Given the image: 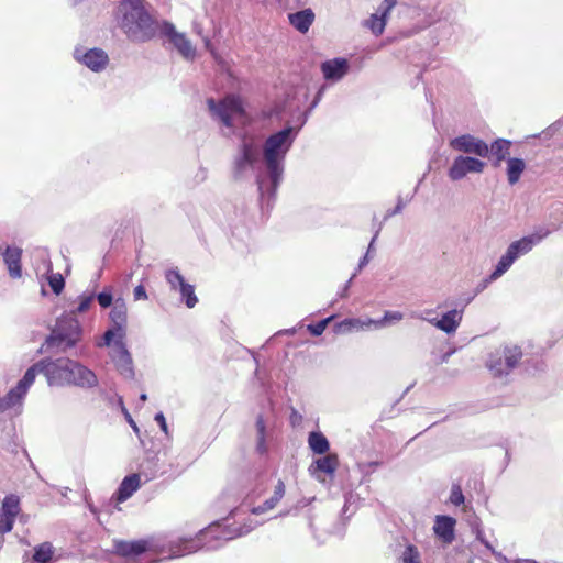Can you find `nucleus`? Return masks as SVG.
<instances>
[{
  "label": "nucleus",
  "mask_w": 563,
  "mask_h": 563,
  "mask_svg": "<svg viewBox=\"0 0 563 563\" xmlns=\"http://www.w3.org/2000/svg\"><path fill=\"white\" fill-rule=\"evenodd\" d=\"M297 135L296 129L288 126L266 139L263 145L264 172L257 178L262 198L268 200L275 196L285 170V158Z\"/></svg>",
  "instance_id": "nucleus-1"
},
{
  "label": "nucleus",
  "mask_w": 563,
  "mask_h": 563,
  "mask_svg": "<svg viewBox=\"0 0 563 563\" xmlns=\"http://www.w3.org/2000/svg\"><path fill=\"white\" fill-rule=\"evenodd\" d=\"M257 521L247 519L242 526H221L219 522H213L209 527L200 530L195 537H184L176 541L170 542L168 552L169 558H180L190 553H195L200 549L213 550L219 544H213L212 540H232L251 532L256 526Z\"/></svg>",
  "instance_id": "nucleus-2"
},
{
  "label": "nucleus",
  "mask_w": 563,
  "mask_h": 563,
  "mask_svg": "<svg viewBox=\"0 0 563 563\" xmlns=\"http://www.w3.org/2000/svg\"><path fill=\"white\" fill-rule=\"evenodd\" d=\"M115 21L128 38L134 42H146L156 31L155 21L144 0H121L115 11Z\"/></svg>",
  "instance_id": "nucleus-3"
},
{
  "label": "nucleus",
  "mask_w": 563,
  "mask_h": 563,
  "mask_svg": "<svg viewBox=\"0 0 563 563\" xmlns=\"http://www.w3.org/2000/svg\"><path fill=\"white\" fill-rule=\"evenodd\" d=\"M95 299L93 294H82L78 297L75 310L64 313L57 319L51 335L46 339L48 347L66 351L77 344L81 339V327L76 313L86 312Z\"/></svg>",
  "instance_id": "nucleus-4"
},
{
  "label": "nucleus",
  "mask_w": 563,
  "mask_h": 563,
  "mask_svg": "<svg viewBox=\"0 0 563 563\" xmlns=\"http://www.w3.org/2000/svg\"><path fill=\"white\" fill-rule=\"evenodd\" d=\"M70 363L71 360L67 357L43 358L29 367L22 378L29 389L38 374L45 376L51 387L69 386Z\"/></svg>",
  "instance_id": "nucleus-5"
},
{
  "label": "nucleus",
  "mask_w": 563,
  "mask_h": 563,
  "mask_svg": "<svg viewBox=\"0 0 563 563\" xmlns=\"http://www.w3.org/2000/svg\"><path fill=\"white\" fill-rule=\"evenodd\" d=\"M207 104L211 115L227 128L245 125L249 122L242 100L234 95L227 96L218 103L213 99H208Z\"/></svg>",
  "instance_id": "nucleus-6"
},
{
  "label": "nucleus",
  "mask_w": 563,
  "mask_h": 563,
  "mask_svg": "<svg viewBox=\"0 0 563 563\" xmlns=\"http://www.w3.org/2000/svg\"><path fill=\"white\" fill-rule=\"evenodd\" d=\"M522 356L521 350L516 346H504L493 352L487 360V367L495 376L507 375L515 368Z\"/></svg>",
  "instance_id": "nucleus-7"
},
{
  "label": "nucleus",
  "mask_w": 563,
  "mask_h": 563,
  "mask_svg": "<svg viewBox=\"0 0 563 563\" xmlns=\"http://www.w3.org/2000/svg\"><path fill=\"white\" fill-rule=\"evenodd\" d=\"M109 317L113 323V327L108 329L102 338L96 341V345L98 347H103V345H111V342L114 339H124L125 336L128 317V309L125 303L117 301L112 307Z\"/></svg>",
  "instance_id": "nucleus-8"
},
{
  "label": "nucleus",
  "mask_w": 563,
  "mask_h": 563,
  "mask_svg": "<svg viewBox=\"0 0 563 563\" xmlns=\"http://www.w3.org/2000/svg\"><path fill=\"white\" fill-rule=\"evenodd\" d=\"M162 35L185 60H195L197 48L186 33L177 31L174 24L165 22L162 26Z\"/></svg>",
  "instance_id": "nucleus-9"
},
{
  "label": "nucleus",
  "mask_w": 563,
  "mask_h": 563,
  "mask_svg": "<svg viewBox=\"0 0 563 563\" xmlns=\"http://www.w3.org/2000/svg\"><path fill=\"white\" fill-rule=\"evenodd\" d=\"M486 168V163L477 157L470 155H459L454 157L448 176L452 181L464 179L468 174H482Z\"/></svg>",
  "instance_id": "nucleus-10"
},
{
  "label": "nucleus",
  "mask_w": 563,
  "mask_h": 563,
  "mask_svg": "<svg viewBox=\"0 0 563 563\" xmlns=\"http://www.w3.org/2000/svg\"><path fill=\"white\" fill-rule=\"evenodd\" d=\"M103 347L109 349V356L120 375L126 379H132L134 377L133 362L124 344V339H114L111 345H103Z\"/></svg>",
  "instance_id": "nucleus-11"
},
{
  "label": "nucleus",
  "mask_w": 563,
  "mask_h": 563,
  "mask_svg": "<svg viewBox=\"0 0 563 563\" xmlns=\"http://www.w3.org/2000/svg\"><path fill=\"white\" fill-rule=\"evenodd\" d=\"M450 147L456 152L467 154L470 156L475 155L477 157L485 158L489 154L488 144L472 134H463L452 139L450 141Z\"/></svg>",
  "instance_id": "nucleus-12"
},
{
  "label": "nucleus",
  "mask_w": 563,
  "mask_h": 563,
  "mask_svg": "<svg viewBox=\"0 0 563 563\" xmlns=\"http://www.w3.org/2000/svg\"><path fill=\"white\" fill-rule=\"evenodd\" d=\"M74 58L95 73L104 70L109 64V56L101 48L76 47Z\"/></svg>",
  "instance_id": "nucleus-13"
},
{
  "label": "nucleus",
  "mask_w": 563,
  "mask_h": 563,
  "mask_svg": "<svg viewBox=\"0 0 563 563\" xmlns=\"http://www.w3.org/2000/svg\"><path fill=\"white\" fill-rule=\"evenodd\" d=\"M549 234V230H540L536 234L523 236L520 240L511 242L505 252L506 257L515 263L519 257L528 254L536 244L541 242Z\"/></svg>",
  "instance_id": "nucleus-14"
},
{
  "label": "nucleus",
  "mask_w": 563,
  "mask_h": 563,
  "mask_svg": "<svg viewBox=\"0 0 563 563\" xmlns=\"http://www.w3.org/2000/svg\"><path fill=\"white\" fill-rule=\"evenodd\" d=\"M431 313V311H426L424 313L419 314L418 318L428 321L430 324L446 334H453L456 332L463 317V311L457 309L443 313L441 318H431L429 317Z\"/></svg>",
  "instance_id": "nucleus-15"
},
{
  "label": "nucleus",
  "mask_w": 563,
  "mask_h": 563,
  "mask_svg": "<svg viewBox=\"0 0 563 563\" xmlns=\"http://www.w3.org/2000/svg\"><path fill=\"white\" fill-rule=\"evenodd\" d=\"M99 384L96 373L84 364L71 360L69 373V386H76L84 389H91Z\"/></svg>",
  "instance_id": "nucleus-16"
},
{
  "label": "nucleus",
  "mask_w": 563,
  "mask_h": 563,
  "mask_svg": "<svg viewBox=\"0 0 563 563\" xmlns=\"http://www.w3.org/2000/svg\"><path fill=\"white\" fill-rule=\"evenodd\" d=\"M20 498L16 495L5 496L0 508V534L4 536L13 529L20 514Z\"/></svg>",
  "instance_id": "nucleus-17"
},
{
  "label": "nucleus",
  "mask_w": 563,
  "mask_h": 563,
  "mask_svg": "<svg viewBox=\"0 0 563 563\" xmlns=\"http://www.w3.org/2000/svg\"><path fill=\"white\" fill-rule=\"evenodd\" d=\"M27 393L29 388L23 378H21L4 396H0V413H4L8 410H15L20 413Z\"/></svg>",
  "instance_id": "nucleus-18"
},
{
  "label": "nucleus",
  "mask_w": 563,
  "mask_h": 563,
  "mask_svg": "<svg viewBox=\"0 0 563 563\" xmlns=\"http://www.w3.org/2000/svg\"><path fill=\"white\" fill-rule=\"evenodd\" d=\"M350 68V62L344 57L328 59L320 65L323 78L331 84L342 80L349 74Z\"/></svg>",
  "instance_id": "nucleus-19"
},
{
  "label": "nucleus",
  "mask_w": 563,
  "mask_h": 563,
  "mask_svg": "<svg viewBox=\"0 0 563 563\" xmlns=\"http://www.w3.org/2000/svg\"><path fill=\"white\" fill-rule=\"evenodd\" d=\"M339 466V459L336 454H328L323 457L317 459L310 466H309V474L316 478L320 483H325L327 479L323 476L329 475L330 477H333L336 468Z\"/></svg>",
  "instance_id": "nucleus-20"
},
{
  "label": "nucleus",
  "mask_w": 563,
  "mask_h": 563,
  "mask_svg": "<svg viewBox=\"0 0 563 563\" xmlns=\"http://www.w3.org/2000/svg\"><path fill=\"white\" fill-rule=\"evenodd\" d=\"M260 152L257 147L247 141L243 142L240 153L234 159V170L236 176H242L246 170L252 168L258 161Z\"/></svg>",
  "instance_id": "nucleus-21"
},
{
  "label": "nucleus",
  "mask_w": 563,
  "mask_h": 563,
  "mask_svg": "<svg viewBox=\"0 0 563 563\" xmlns=\"http://www.w3.org/2000/svg\"><path fill=\"white\" fill-rule=\"evenodd\" d=\"M456 520L453 517L438 515L434 518L433 532L445 544L453 542L455 538Z\"/></svg>",
  "instance_id": "nucleus-22"
},
{
  "label": "nucleus",
  "mask_w": 563,
  "mask_h": 563,
  "mask_svg": "<svg viewBox=\"0 0 563 563\" xmlns=\"http://www.w3.org/2000/svg\"><path fill=\"white\" fill-rule=\"evenodd\" d=\"M372 329H374V319L372 318H346L334 325V332L338 334H350Z\"/></svg>",
  "instance_id": "nucleus-23"
},
{
  "label": "nucleus",
  "mask_w": 563,
  "mask_h": 563,
  "mask_svg": "<svg viewBox=\"0 0 563 563\" xmlns=\"http://www.w3.org/2000/svg\"><path fill=\"white\" fill-rule=\"evenodd\" d=\"M11 278L22 277L21 257L22 250L18 246H7L1 253Z\"/></svg>",
  "instance_id": "nucleus-24"
},
{
  "label": "nucleus",
  "mask_w": 563,
  "mask_h": 563,
  "mask_svg": "<svg viewBox=\"0 0 563 563\" xmlns=\"http://www.w3.org/2000/svg\"><path fill=\"white\" fill-rule=\"evenodd\" d=\"M314 19V12L311 9H303L288 14L290 25L302 34H306L309 31Z\"/></svg>",
  "instance_id": "nucleus-25"
},
{
  "label": "nucleus",
  "mask_w": 563,
  "mask_h": 563,
  "mask_svg": "<svg viewBox=\"0 0 563 563\" xmlns=\"http://www.w3.org/2000/svg\"><path fill=\"white\" fill-rule=\"evenodd\" d=\"M141 486L139 474H132L124 477L117 492V500L123 503L129 499Z\"/></svg>",
  "instance_id": "nucleus-26"
},
{
  "label": "nucleus",
  "mask_w": 563,
  "mask_h": 563,
  "mask_svg": "<svg viewBox=\"0 0 563 563\" xmlns=\"http://www.w3.org/2000/svg\"><path fill=\"white\" fill-rule=\"evenodd\" d=\"M285 490H286V487H285L284 482L282 479H279L277 482V484L275 485L273 495L268 499H266L262 505L254 507L252 509V514L261 515V514H264L266 511L274 509L278 505V503L282 500V498L285 496Z\"/></svg>",
  "instance_id": "nucleus-27"
},
{
  "label": "nucleus",
  "mask_w": 563,
  "mask_h": 563,
  "mask_svg": "<svg viewBox=\"0 0 563 563\" xmlns=\"http://www.w3.org/2000/svg\"><path fill=\"white\" fill-rule=\"evenodd\" d=\"M388 18L379 11L372 13L366 20L362 22V26L368 29L375 36L384 33L387 25Z\"/></svg>",
  "instance_id": "nucleus-28"
},
{
  "label": "nucleus",
  "mask_w": 563,
  "mask_h": 563,
  "mask_svg": "<svg viewBox=\"0 0 563 563\" xmlns=\"http://www.w3.org/2000/svg\"><path fill=\"white\" fill-rule=\"evenodd\" d=\"M526 169V163L521 158H508L507 159V167H506V174L507 179L510 185H515L519 181L521 174Z\"/></svg>",
  "instance_id": "nucleus-29"
},
{
  "label": "nucleus",
  "mask_w": 563,
  "mask_h": 563,
  "mask_svg": "<svg viewBox=\"0 0 563 563\" xmlns=\"http://www.w3.org/2000/svg\"><path fill=\"white\" fill-rule=\"evenodd\" d=\"M308 444L309 448L316 453V454H324L329 451L330 444L328 439L324 437L323 433L319 431H312L308 435Z\"/></svg>",
  "instance_id": "nucleus-30"
},
{
  "label": "nucleus",
  "mask_w": 563,
  "mask_h": 563,
  "mask_svg": "<svg viewBox=\"0 0 563 563\" xmlns=\"http://www.w3.org/2000/svg\"><path fill=\"white\" fill-rule=\"evenodd\" d=\"M512 264L514 263L511 261H509V258L506 257L505 254L501 255L495 269L492 272V274L485 280H483L479 290H483L484 288H486L489 283L495 282L498 278H500L511 267Z\"/></svg>",
  "instance_id": "nucleus-31"
},
{
  "label": "nucleus",
  "mask_w": 563,
  "mask_h": 563,
  "mask_svg": "<svg viewBox=\"0 0 563 563\" xmlns=\"http://www.w3.org/2000/svg\"><path fill=\"white\" fill-rule=\"evenodd\" d=\"M54 548L49 542H43L34 548L31 563H52Z\"/></svg>",
  "instance_id": "nucleus-32"
},
{
  "label": "nucleus",
  "mask_w": 563,
  "mask_h": 563,
  "mask_svg": "<svg viewBox=\"0 0 563 563\" xmlns=\"http://www.w3.org/2000/svg\"><path fill=\"white\" fill-rule=\"evenodd\" d=\"M510 142L499 139L495 141L489 151H492L493 155L496 157L495 165L498 166L501 161L506 159L507 155H509Z\"/></svg>",
  "instance_id": "nucleus-33"
},
{
  "label": "nucleus",
  "mask_w": 563,
  "mask_h": 563,
  "mask_svg": "<svg viewBox=\"0 0 563 563\" xmlns=\"http://www.w3.org/2000/svg\"><path fill=\"white\" fill-rule=\"evenodd\" d=\"M404 319V313L400 311H386L382 319H374V330H379L388 325L395 324Z\"/></svg>",
  "instance_id": "nucleus-34"
},
{
  "label": "nucleus",
  "mask_w": 563,
  "mask_h": 563,
  "mask_svg": "<svg viewBox=\"0 0 563 563\" xmlns=\"http://www.w3.org/2000/svg\"><path fill=\"white\" fill-rule=\"evenodd\" d=\"M399 563H421L419 550L412 545H407L399 556Z\"/></svg>",
  "instance_id": "nucleus-35"
},
{
  "label": "nucleus",
  "mask_w": 563,
  "mask_h": 563,
  "mask_svg": "<svg viewBox=\"0 0 563 563\" xmlns=\"http://www.w3.org/2000/svg\"><path fill=\"white\" fill-rule=\"evenodd\" d=\"M165 278L170 288L178 291L187 284L177 269H168L165 273Z\"/></svg>",
  "instance_id": "nucleus-36"
},
{
  "label": "nucleus",
  "mask_w": 563,
  "mask_h": 563,
  "mask_svg": "<svg viewBox=\"0 0 563 563\" xmlns=\"http://www.w3.org/2000/svg\"><path fill=\"white\" fill-rule=\"evenodd\" d=\"M181 299L185 301V305L188 308H194L196 303L198 302V298L195 294V288L190 284H186L183 286V288L179 290Z\"/></svg>",
  "instance_id": "nucleus-37"
},
{
  "label": "nucleus",
  "mask_w": 563,
  "mask_h": 563,
  "mask_svg": "<svg viewBox=\"0 0 563 563\" xmlns=\"http://www.w3.org/2000/svg\"><path fill=\"white\" fill-rule=\"evenodd\" d=\"M265 421L262 416L256 419V432H257V450L261 453L266 451L265 446Z\"/></svg>",
  "instance_id": "nucleus-38"
},
{
  "label": "nucleus",
  "mask_w": 563,
  "mask_h": 563,
  "mask_svg": "<svg viewBox=\"0 0 563 563\" xmlns=\"http://www.w3.org/2000/svg\"><path fill=\"white\" fill-rule=\"evenodd\" d=\"M47 282L49 287L56 295H59L64 289L65 280L59 273H51L47 276Z\"/></svg>",
  "instance_id": "nucleus-39"
},
{
  "label": "nucleus",
  "mask_w": 563,
  "mask_h": 563,
  "mask_svg": "<svg viewBox=\"0 0 563 563\" xmlns=\"http://www.w3.org/2000/svg\"><path fill=\"white\" fill-rule=\"evenodd\" d=\"M333 318H334V317H333V316H331V317H329V318H327V319H323V320L319 321V322H318V323H316V324H309V325H308V330H309V332H310L312 335H316V336L321 335V334L324 332V330L327 329L328 323H329Z\"/></svg>",
  "instance_id": "nucleus-40"
},
{
  "label": "nucleus",
  "mask_w": 563,
  "mask_h": 563,
  "mask_svg": "<svg viewBox=\"0 0 563 563\" xmlns=\"http://www.w3.org/2000/svg\"><path fill=\"white\" fill-rule=\"evenodd\" d=\"M450 501L454 506H460L464 503V495L459 485H453L450 493Z\"/></svg>",
  "instance_id": "nucleus-41"
},
{
  "label": "nucleus",
  "mask_w": 563,
  "mask_h": 563,
  "mask_svg": "<svg viewBox=\"0 0 563 563\" xmlns=\"http://www.w3.org/2000/svg\"><path fill=\"white\" fill-rule=\"evenodd\" d=\"M396 4H397V0H383L380 5L378 7L377 11H379L380 13H383L384 15H386L388 18L391 10L396 7Z\"/></svg>",
  "instance_id": "nucleus-42"
},
{
  "label": "nucleus",
  "mask_w": 563,
  "mask_h": 563,
  "mask_svg": "<svg viewBox=\"0 0 563 563\" xmlns=\"http://www.w3.org/2000/svg\"><path fill=\"white\" fill-rule=\"evenodd\" d=\"M97 299L102 308H108L112 303V294L110 291H102L97 296Z\"/></svg>",
  "instance_id": "nucleus-43"
},
{
  "label": "nucleus",
  "mask_w": 563,
  "mask_h": 563,
  "mask_svg": "<svg viewBox=\"0 0 563 563\" xmlns=\"http://www.w3.org/2000/svg\"><path fill=\"white\" fill-rule=\"evenodd\" d=\"M155 421L159 424L161 430L166 435H168L169 434L168 426H167V422H166V419H165V416L163 415V412H158L155 415Z\"/></svg>",
  "instance_id": "nucleus-44"
},
{
  "label": "nucleus",
  "mask_w": 563,
  "mask_h": 563,
  "mask_svg": "<svg viewBox=\"0 0 563 563\" xmlns=\"http://www.w3.org/2000/svg\"><path fill=\"white\" fill-rule=\"evenodd\" d=\"M133 297H134V300H136V301L137 300H146L148 298L146 290L142 285H139L134 288Z\"/></svg>",
  "instance_id": "nucleus-45"
},
{
  "label": "nucleus",
  "mask_w": 563,
  "mask_h": 563,
  "mask_svg": "<svg viewBox=\"0 0 563 563\" xmlns=\"http://www.w3.org/2000/svg\"><path fill=\"white\" fill-rule=\"evenodd\" d=\"M123 413L125 416V419L126 421L129 422V424L132 427L133 431L135 433H139V427L136 426L135 421L132 419L131 415L129 413L128 410L123 409Z\"/></svg>",
  "instance_id": "nucleus-46"
},
{
  "label": "nucleus",
  "mask_w": 563,
  "mask_h": 563,
  "mask_svg": "<svg viewBox=\"0 0 563 563\" xmlns=\"http://www.w3.org/2000/svg\"><path fill=\"white\" fill-rule=\"evenodd\" d=\"M203 44H205V48L214 57L217 58V54H216V51H214V47L210 41V38L208 37H203Z\"/></svg>",
  "instance_id": "nucleus-47"
},
{
  "label": "nucleus",
  "mask_w": 563,
  "mask_h": 563,
  "mask_svg": "<svg viewBox=\"0 0 563 563\" xmlns=\"http://www.w3.org/2000/svg\"><path fill=\"white\" fill-rule=\"evenodd\" d=\"M368 261H369L368 253H366V254L363 256V258H361V261H360V263H358V266H357V269H356V272L353 274L352 278H354V277L357 275V273H358L360 271H362L364 266H366V265H367Z\"/></svg>",
  "instance_id": "nucleus-48"
},
{
  "label": "nucleus",
  "mask_w": 563,
  "mask_h": 563,
  "mask_svg": "<svg viewBox=\"0 0 563 563\" xmlns=\"http://www.w3.org/2000/svg\"><path fill=\"white\" fill-rule=\"evenodd\" d=\"M478 539L481 540V542L485 545L486 549H488L489 551H492V553L495 554V550L494 548L492 547V544L485 540L484 538H482L481 536H478Z\"/></svg>",
  "instance_id": "nucleus-49"
},
{
  "label": "nucleus",
  "mask_w": 563,
  "mask_h": 563,
  "mask_svg": "<svg viewBox=\"0 0 563 563\" xmlns=\"http://www.w3.org/2000/svg\"><path fill=\"white\" fill-rule=\"evenodd\" d=\"M352 279H353V278L351 277V278H350V280L347 282V284H346V286H345L344 290H342V294H341V296H342V297H345V296H346V294H347V288L350 287V285H351V283H352Z\"/></svg>",
  "instance_id": "nucleus-50"
},
{
  "label": "nucleus",
  "mask_w": 563,
  "mask_h": 563,
  "mask_svg": "<svg viewBox=\"0 0 563 563\" xmlns=\"http://www.w3.org/2000/svg\"><path fill=\"white\" fill-rule=\"evenodd\" d=\"M452 353H453V351H452V352H448V353H445V354L443 355V357H442V362H448V360H449V357L451 356V354H452Z\"/></svg>",
  "instance_id": "nucleus-51"
},
{
  "label": "nucleus",
  "mask_w": 563,
  "mask_h": 563,
  "mask_svg": "<svg viewBox=\"0 0 563 563\" xmlns=\"http://www.w3.org/2000/svg\"><path fill=\"white\" fill-rule=\"evenodd\" d=\"M516 563H538L534 560H518Z\"/></svg>",
  "instance_id": "nucleus-52"
},
{
  "label": "nucleus",
  "mask_w": 563,
  "mask_h": 563,
  "mask_svg": "<svg viewBox=\"0 0 563 563\" xmlns=\"http://www.w3.org/2000/svg\"><path fill=\"white\" fill-rule=\"evenodd\" d=\"M376 236H377V234L373 238L372 242L369 243L367 253H369L373 250V245H374Z\"/></svg>",
  "instance_id": "nucleus-53"
},
{
  "label": "nucleus",
  "mask_w": 563,
  "mask_h": 563,
  "mask_svg": "<svg viewBox=\"0 0 563 563\" xmlns=\"http://www.w3.org/2000/svg\"><path fill=\"white\" fill-rule=\"evenodd\" d=\"M140 399H141V401H143V402H144V401H146V399H147L146 394H142V395L140 396Z\"/></svg>",
  "instance_id": "nucleus-54"
},
{
  "label": "nucleus",
  "mask_w": 563,
  "mask_h": 563,
  "mask_svg": "<svg viewBox=\"0 0 563 563\" xmlns=\"http://www.w3.org/2000/svg\"><path fill=\"white\" fill-rule=\"evenodd\" d=\"M89 509L92 514H97V510L92 505H89Z\"/></svg>",
  "instance_id": "nucleus-55"
},
{
  "label": "nucleus",
  "mask_w": 563,
  "mask_h": 563,
  "mask_svg": "<svg viewBox=\"0 0 563 563\" xmlns=\"http://www.w3.org/2000/svg\"><path fill=\"white\" fill-rule=\"evenodd\" d=\"M67 490H68V487H65V490H64V493H63V496H66Z\"/></svg>",
  "instance_id": "nucleus-56"
},
{
  "label": "nucleus",
  "mask_w": 563,
  "mask_h": 563,
  "mask_svg": "<svg viewBox=\"0 0 563 563\" xmlns=\"http://www.w3.org/2000/svg\"><path fill=\"white\" fill-rule=\"evenodd\" d=\"M67 490H68V487H65V490H64V493H63V496H66Z\"/></svg>",
  "instance_id": "nucleus-57"
},
{
  "label": "nucleus",
  "mask_w": 563,
  "mask_h": 563,
  "mask_svg": "<svg viewBox=\"0 0 563 563\" xmlns=\"http://www.w3.org/2000/svg\"><path fill=\"white\" fill-rule=\"evenodd\" d=\"M67 490H68V487H65V490H64V493H63V496H66Z\"/></svg>",
  "instance_id": "nucleus-58"
},
{
  "label": "nucleus",
  "mask_w": 563,
  "mask_h": 563,
  "mask_svg": "<svg viewBox=\"0 0 563 563\" xmlns=\"http://www.w3.org/2000/svg\"><path fill=\"white\" fill-rule=\"evenodd\" d=\"M201 174H202V176H201V177H202V178H205V177H206V172H205V170H201Z\"/></svg>",
  "instance_id": "nucleus-59"
}]
</instances>
